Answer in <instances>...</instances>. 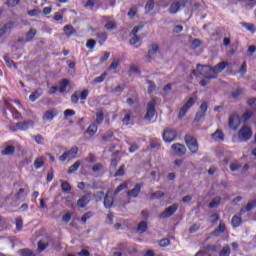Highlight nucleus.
<instances>
[{
	"instance_id": "1",
	"label": "nucleus",
	"mask_w": 256,
	"mask_h": 256,
	"mask_svg": "<svg viewBox=\"0 0 256 256\" xmlns=\"http://www.w3.org/2000/svg\"><path fill=\"white\" fill-rule=\"evenodd\" d=\"M194 103H197L196 96H190L184 100V105L182 106L178 114L179 119H183V116L187 115V111H189V109L193 107Z\"/></svg>"
},
{
	"instance_id": "2",
	"label": "nucleus",
	"mask_w": 256,
	"mask_h": 256,
	"mask_svg": "<svg viewBox=\"0 0 256 256\" xmlns=\"http://www.w3.org/2000/svg\"><path fill=\"white\" fill-rule=\"evenodd\" d=\"M196 71L199 73V75L205 77V79H215L213 68H211L209 65H197Z\"/></svg>"
},
{
	"instance_id": "3",
	"label": "nucleus",
	"mask_w": 256,
	"mask_h": 256,
	"mask_svg": "<svg viewBox=\"0 0 256 256\" xmlns=\"http://www.w3.org/2000/svg\"><path fill=\"white\" fill-rule=\"evenodd\" d=\"M187 1L185 0H171L170 7L168 9V12L171 13V15H175L176 13H179L183 7H185Z\"/></svg>"
},
{
	"instance_id": "4",
	"label": "nucleus",
	"mask_w": 256,
	"mask_h": 256,
	"mask_svg": "<svg viewBox=\"0 0 256 256\" xmlns=\"http://www.w3.org/2000/svg\"><path fill=\"white\" fill-rule=\"evenodd\" d=\"M185 143L191 153H197V151H199V144L197 143V139H195V137L186 135Z\"/></svg>"
},
{
	"instance_id": "5",
	"label": "nucleus",
	"mask_w": 256,
	"mask_h": 256,
	"mask_svg": "<svg viewBox=\"0 0 256 256\" xmlns=\"http://www.w3.org/2000/svg\"><path fill=\"white\" fill-rule=\"evenodd\" d=\"M238 137L241 141H249L253 137V131L249 126H243L238 133Z\"/></svg>"
},
{
	"instance_id": "6",
	"label": "nucleus",
	"mask_w": 256,
	"mask_h": 256,
	"mask_svg": "<svg viewBox=\"0 0 256 256\" xmlns=\"http://www.w3.org/2000/svg\"><path fill=\"white\" fill-rule=\"evenodd\" d=\"M228 125L230 129H232L233 131H237V129H239V125H241V119L239 118V114H232L229 117Z\"/></svg>"
},
{
	"instance_id": "7",
	"label": "nucleus",
	"mask_w": 256,
	"mask_h": 256,
	"mask_svg": "<svg viewBox=\"0 0 256 256\" xmlns=\"http://www.w3.org/2000/svg\"><path fill=\"white\" fill-rule=\"evenodd\" d=\"M163 139L165 143H172V141H175L177 139V131L167 128L163 132Z\"/></svg>"
},
{
	"instance_id": "8",
	"label": "nucleus",
	"mask_w": 256,
	"mask_h": 256,
	"mask_svg": "<svg viewBox=\"0 0 256 256\" xmlns=\"http://www.w3.org/2000/svg\"><path fill=\"white\" fill-rule=\"evenodd\" d=\"M79 149L77 147L72 148L71 150L64 152L60 157V161H71V159H75L77 157Z\"/></svg>"
},
{
	"instance_id": "9",
	"label": "nucleus",
	"mask_w": 256,
	"mask_h": 256,
	"mask_svg": "<svg viewBox=\"0 0 256 256\" xmlns=\"http://www.w3.org/2000/svg\"><path fill=\"white\" fill-rule=\"evenodd\" d=\"M177 209H179V205L177 204L169 206L160 214V219H166L167 217H171V215H175Z\"/></svg>"
},
{
	"instance_id": "10",
	"label": "nucleus",
	"mask_w": 256,
	"mask_h": 256,
	"mask_svg": "<svg viewBox=\"0 0 256 256\" xmlns=\"http://www.w3.org/2000/svg\"><path fill=\"white\" fill-rule=\"evenodd\" d=\"M155 117V100H152L147 105V112L144 117L146 121H151Z\"/></svg>"
},
{
	"instance_id": "11",
	"label": "nucleus",
	"mask_w": 256,
	"mask_h": 256,
	"mask_svg": "<svg viewBox=\"0 0 256 256\" xmlns=\"http://www.w3.org/2000/svg\"><path fill=\"white\" fill-rule=\"evenodd\" d=\"M4 115H6V117H9V115H12L13 119H21V113H19L17 109L11 107L10 104L6 105V109L4 110Z\"/></svg>"
},
{
	"instance_id": "12",
	"label": "nucleus",
	"mask_w": 256,
	"mask_h": 256,
	"mask_svg": "<svg viewBox=\"0 0 256 256\" xmlns=\"http://www.w3.org/2000/svg\"><path fill=\"white\" fill-rule=\"evenodd\" d=\"M57 115H58V112L56 109H50L45 112L42 119L43 121H53V119H55Z\"/></svg>"
},
{
	"instance_id": "13",
	"label": "nucleus",
	"mask_w": 256,
	"mask_h": 256,
	"mask_svg": "<svg viewBox=\"0 0 256 256\" xmlns=\"http://www.w3.org/2000/svg\"><path fill=\"white\" fill-rule=\"evenodd\" d=\"M157 53H159V45L157 44L150 45L146 59H154Z\"/></svg>"
},
{
	"instance_id": "14",
	"label": "nucleus",
	"mask_w": 256,
	"mask_h": 256,
	"mask_svg": "<svg viewBox=\"0 0 256 256\" xmlns=\"http://www.w3.org/2000/svg\"><path fill=\"white\" fill-rule=\"evenodd\" d=\"M172 151L175 155H185V151H187V149L183 144L177 143L172 145Z\"/></svg>"
},
{
	"instance_id": "15",
	"label": "nucleus",
	"mask_w": 256,
	"mask_h": 256,
	"mask_svg": "<svg viewBox=\"0 0 256 256\" xmlns=\"http://www.w3.org/2000/svg\"><path fill=\"white\" fill-rule=\"evenodd\" d=\"M212 141H218L221 142L225 139V134H223V131L220 129L216 130L212 135H211Z\"/></svg>"
},
{
	"instance_id": "16",
	"label": "nucleus",
	"mask_w": 256,
	"mask_h": 256,
	"mask_svg": "<svg viewBox=\"0 0 256 256\" xmlns=\"http://www.w3.org/2000/svg\"><path fill=\"white\" fill-rule=\"evenodd\" d=\"M16 127L20 129V131H27L29 127H33V121H23V122H18L16 124Z\"/></svg>"
},
{
	"instance_id": "17",
	"label": "nucleus",
	"mask_w": 256,
	"mask_h": 256,
	"mask_svg": "<svg viewBox=\"0 0 256 256\" xmlns=\"http://www.w3.org/2000/svg\"><path fill=\"white\" fill-rule=\"evenodd\" d=\"M117 28V22L113 18L106 17L105 29L108 31H113V29Z\"/></svg>"
},
{
	"instance_id": "18",
	"label": "nucleus",
	"mask_w": 256,
	"mask_h": 256,
	"mask_svg": "<svg viewBox=\"0 0 256 256\" xmlns=\"http://www.w3.org/2000/svg\"><path fill=\"white\" fill-rule=\"evenodd\" d=\"M63 31H64V35H66V37H73V35H75V33H77V30H75V28L72 25L64 26Z\"/></svg>"
},
{
	"instance_id": "19",
	"label": "nucleus",
	"mask_w": 256,
	"mask_h": 256,
	"mask_svg": "<svg viewBox=\"0 0 256 256\" xmlns=\"http://www.w3.org/2000/svg\"><path fill=\"white\" fill-rule=\"evenodd\" d=\"M225 67H227V62L218 63L214 68H212L214 76L217 75V73H221V71H224Z\"/></svg>"
},
{
	"instance_id": "20",
	"label": "nucleus",
	"mask_w": 256,
	"mask_h": 256,
	"mask_svg": "<svg viewBox=\"0 0 256 256\" xmlns=\"http://www.w3.org/2000/svg\"><path fill=\"white\" fill-rule=\"evenodd\" d=\"M35 35H37V30H35L34 28H30L28 33L24 36V41L26 42L33 41Z\"/></svg>"
},
{
	"instance_id": "21",
	"label": "nucleus",
	"mask_w": 256,
	"mask_h": 256,
	"mask_svg": "<svg viewBox=\"0 0 256 256\" xmlns=\"http://www.w3.org/2000/svg\"><path fill=\"white\" fill-rule=\"evenodd\" d=\"M141 184H137L132 190L128 191L129 197H137L141 193Z\"/></svg>"
},
{
	"instance_id": "22",
	"label": "nucleus",
	"mask_w": 256,
	"mask_h": 256,
	"mask_svg": "<svg viewBox=\"0 0 256 256\" xmlns=\"http://www.w3.org/2000/svg\"><path fill=\"white\" fill-rule=\"evenodd\" d=\"M89 196H83L77 201V206L83 209L84 207H87V204L89 203Z\"/></svg>"
},
{
	"instance_id": "23",
	"label": "nucleus",
	"mask_w": 256,
	"mask_h": 256,
	"mask_svg": "<svg viewBox=\"0 0 256 256\" xmlns=\"http://www.w3.org/2000/svg\"><path fill=\"white\" fill-rule=\"evenodd\" d=\"M113 201H114V199L112 196L106 195L104 197V207L106 209H111L113 207Z\"/></svg>"
},
{
	"instance_id": "24",
	"label": "nucleus",
	"mask_w": 256,
	"mask_h": 256,
	"mask_svg": "<svg viewBox=\"0 0 256 256\" xmlns=\"http://www.w3.org/2000/svg\"><path fill=\"white\" fill-rule=\"evenodd\" d=\"M225 229H226L225 223L220 222L218 228H216V229L214 230L213 235H214L215 237H219V235H221V233H225Z\"/></svg>"
},
{
	"instance_id": "25",
	"label": "nucleus",
	"mask_w": 256,
	"mask_h": 256,
	"mask_svg": "<svg viewBox=\"0 0 256 256\" xmlns=\"http://www.w3.org/2000/svg\"><path fill=\"white\" fill-rule=\"evenodd\" d=\"M43 165H45V158L43 156H39L38 158L35 159L34 161L35 169H41Z\"/></svg>"
},
{
	"instance_id": "26",
	"label": "nucleus",
	"mask_w": 256,
	"mask_h": 256,
	"mask_svg": "<svg viewBox=\"0 0 256 256\" xmlns=\"http://www.w3.org/2000/svg\"><path fill=\"white\" fill-rule=\"evenodd\" d=\"M12 29H13V23L5 24L0 28V37L2 35H5V33H9V31H11Z\"/></svg>"
},
{
	"instance_id": "27",
	"label": "nucleus",
	"mask_w": 256,
	"mask_h": 256,
	"mask_svg": "<svg viewBox=\"0 0 256 256\" xmlns=\"http://www.w3.org/2000/svg\"><path fill=\"white\" fill-rule=\"evenodd\" d=\"M41 95H43V90L38 89L29 96V99L30 101H37Z\"/></svg>"
},
{
	"instance_id": "28",
	"label": "nucleus",
	"mask_w": 256,
	"mask_h": 256,
	"mask_svg": "<svg viewBox=\"0 0 256 256\" xmlns=\"http://www.w3.org/2000/svg\"><path fill=\"white\" fill-rule=\"evenodd\" d=\"M13 153H15V146L13 145H8L2 150V155H13Z\"/></svg>"
},
{
	"instance_id": "29",
	"label": "nucleus",
	"mask_w": 256,
	"mask_h": 256,
	"mask_svg": "<svg viewBox=\"0 0 256 256\" xmlns=\"http://www.w3.org/2000/svg\"><path fill=\"white\" fill-rule=\"evenodd\" d=\"M98 43L103 45L107 41V33L101 32L97 34Z\"/></svg>"
},
{
	"instance_id": "30",
	"label": "nucleus",
	"mask_w": 256,
	"mask_h": 256,
	"mask_svg": "<svg viewBox=\"0 0 256 256\" xmlns=\"http://www.w3.org/2000/svg\"><path fill=\"white\" fill-rule=\"evenodd\" d=\"M240 25L247 29V31H250V33H255V25L247 22H241Z\"/></svg>"
},
{
	"instance_id": "31",
	"label": "nucleus",
	"mask_w": 256,
	"mask_h": 256,
	"mask_svg": "<svg viewBox=\"0 0 256 256\" xmlns=\"http://www.w3.org/2000/svg\"><path fill=\"white\" fill-rule=\"evenodd\" d=\"M78 93V97L79 99H81L82 101H85L87 99V97H89V90L84 89L82 91H76Z\"/></svg>"
},
{
	"instance_id": "32",
	"label": "nucleus",
	"mask_w": 256,
	"mask_h": 256,
	"mask_svg": "<svg viewBox=\"0 0 256 256\" xmlns=\"http://www.w3.org/2000/svg\"><path fill=\"white\" fill-rule=\"evenodd\" d=\"M207 112V102H203L200 105V111L197 113V117H203L205 113Z\"/></svg>"
},
{
	"instance_id": "33",
	"label": "nucleus",
	"mask_w": 256,
	"mask_h": 256,
	"mask_svg": "<svg viewBox=\"0 0 256 256\" xmlns=\"http://www.w3.org/2000/svg\"><path fill=\"white\" fill-rule=\"evenodd\" d=\"M221 203V198L216 197L209 203L210 209H215V207H219V204Z\"/></svg>"
},
{
	"instance_id": "34",
	"label": "nucleus",
	"mask_w": 256,
	"mask_h": 256,
	"mask_svg": "<svg viewBox=\"0 0 256 256\" xmlns=\"http://www.w3.org/2000/svg\"><path fill=\"white\" fill-rule=\"evenodd\" d=\"M69 85V80L67 79H63L60 82V93H65V91H67V86Z\"/></svg>"
},
{
	"instance_id": "35",
	"label": "nucleus",
	"mask_w": 256,
	"mask_h": 256,
	"mask_svg": "<svg viewBox=\"0 0 256 256\" xmlns=\"http://www.w3.org/2000/svg\"><path fill=\"white\" fill-rule=\"evenodd\" d=\"M145 231H147V222L142 221L138 225L137 232L138 233H145Z\"/></svg>"
},
{
	"instance_id": "36",
	"label": "nucleus",
	"mask_w": 256,
	"mask_h": 256,
	"mask_svg": "<svg viewBox=\"0 0 256 256\" xmlns=\"http://www.w3.org/2000/svg\"><path fill=\"white\" fill-rule=\"evenodd\" d=\"M241 223H242L241 216H237V215L233 216V218H232L233 227H239V225H241Z\"/></svg>"
},
{
	"instance_id": "37",
	"label": "nucleus",
	"mask_w": 256,
	"mask_h": 256,
	"mask_svg": "<svg viewBox=\"0 0 256 256\" xmlns=\"http://www.w3.org/2000/svg\"><path fill=\"white\" fill-rule=\"evenodd\" d=\"M87 133L88 135H95L97 133V124H90Z\"/></svg>"
},
{
	"instance_id": "38",
	"label": "nucleus",
	"mask_w": 256,
	"mask_h": 256,
	"mask_svg": "<svg viewBox=\"0 0 256 256\" xmlns=\"http://www.w3.org/2000/svg\"><path fill=\"white\" fill-rule=\"evenodd\" d=\"M61 183L62 191H64V193H69V191H71V184L66 181H61Z\"/></svg>"
},
{
	"instance_id": "39",
	"label": "nucleus",
	"mask_w": 256,
	"mask_h": 256,
	"mask_svg": "<svg viewBox=\"0 0 256 256\" xmlns=\"http://www.w3.org/2000/svg\"><path fill=\"white\" fill-rule=\"evenodd\" d=\"M79 167H81V163L80 162H75L72 166H70V168L68 169V173H75V171H77V169H79Z\"/></svg>"
},
{
	"instance_id": "40",
	"label": "nucleus",
	"mask_w": 256,
	"mask_h": 256,
	"mask_svg": "<svg viewBox=\"0 0 256 256\" xmlns=\"http://www.w3.org/2000/svg\"><path fill=\"white\" fill-rule=\"evenodd\" d=\"M95 45H97V41H95L94 39H89L86 42L87 49H95Z\"/></svg>"
},
{
	"instance_id": "41",
	"label": "nucleus",
	"mask_w": 256,
	"mask_h": 256,
	"mask_svg": "<svg viewBox=\"0 0 256 256\" xmlns=\"http://www.w3.org/2000/svg\"><path fill=\"white\" fill-rule=\"evenodd\" d=\"M105 77H107V73H103L102 75L96 77L93 80V83L97 84V83H103L105 81Z\"/></svg>"
},
{
	"instance_id": "42",
	"label": "nucleus",
	"mask_w": 256,
	"mask_h": 256,
	"mask_svg": "<svg viewBox=\"0 0 256 256\" xmlns=\"http://www.w3.org/2000/svg\"><path fill=\"white\" fill-rule=\"evenodd\" d=\"M124 189H127V183H123L121 185H119L115 191H114V195H119V193H121V191H124Z\"/></svg>"
},
{
	"instance_id": "43",
	"label": "nucleus",
	"mask_w": 256,
	"mask_h": 256,
	"mask_svg": "<svg viewBox=\"0 0 256 256\" xmlns=\"http://www.w3.org/2000/svg\"><path fill=\"white\" fill-rule=\"evenodd\" d=\"M231 255V248H229V246H225L221 252H220V256H229Z\"/></svg>"
},
{
	"instance_id": "44",
	"label": "nucleus",
	"mask_w": 256,
	"mask_h": 256,
	"mask_svg": "<svg viewBox=\"0 0 256 256\" xmlns=\"http://www.w3.org/2000/svg\"><path fill=\"white\" fill-rule=\"evenodd\" d=\"M16 229L17 231H21V229H23V218H16Z\"/></svg>"
},
{
	"instance_id": "45",
	"label": "nucleus",
	"mask_w": 256,
	"mask_h": 256,
	"mask_svg": "<svg viewBox=\"0 0 256 256\" xmlns=\"http://www.w3.org/2000/svg\"><path fill=\"white\" fill-rule=\"evenodd\" d=\"M155 8V2L153 0H150L146 3L145 9L146 11H153Z\"/></svg>"
},
{
	"instance_id": "46",
	"label": "nucleus",
	"mask_w": 256,
	"mask_h": 256,
	"mask_svg": "<svg viewBox=\"0 0 256 256\" xmlns=\"http://www.w3.org/2000/svg\"><path fill=\"white\" fill-rule=\"evenodd\" d=\"M239 169H241V164L237 163V162H232L230 164V170L235 172V171H239Z\"/></svg>"
},
{
	"instance_id": "47",
	"label": "nucleus",
	"mask_w": 256,
	"mask_h": 256,
	"mask_svg": "<svg viewBox=\"0 0 256 256\" xmlns=\"http://www.w3.org/2000/svg\"><path fill=\"white\" fill-rule=\"evenodd\" d=\"M20 2L21 0H7L6 5L8 7H17V4Z\"/></svg>"
},
{
	"instance_id": "48",
	"label": "nucleus",
	"mask_w": 256,
	"mask_h": 256,
	"mask_svg": "<svg viewBox=\"0 0 256 256\" xmlns=\"http://www.w3.org/2000/svg\"><path fill=\"white\" fill-rule=\"evenodd\" d=\"M165 194L162 191L152 193L151 199H161Z\"/></svg>"
},
{
	"instance_id": "49",
	"label": "nucleus",
	"mask_w": 256,
	"mask_h": 256,
	"mask_svg": "<svg viewBox=\"0 0 256 256\" xmlns=\"http://www.w3.org/2000/svg\"><path fill=\"white\" fill-rule=\"evenodd\" d=\"M251 117H253V111L247 110L246 112H244L242 119L247 121V119H251Z\"/></svg>"
},
{
	"instance_id": "50",
	"label": "nucleus",
	"mask_w": 256,
	"mask_h": 256,
	"mask_svg": "<svg viewBox=\"0 0 256 256\" xmlns=\"http://www.w3.org/2000/svg\"><path fill=\"white\" fill-rule=\"evenodd\" d=\"M40 13H41V11L39 9H32V10L28 11V15L30 17H37Z\"/></svg>"
},
{
	"instance_id": "51",
	"label": "nucleus",
	"mask_w": 256,
	"mask_h": 256,
	"mask_svg": "<svg viewBox=\"0 0 256 256\" xmlns=\"http://www.w3.org/2000/svg\"><path fill=\"white\" fill-rule=\"evenodd\" d=\"M130 121H131V114L128 112L125 114L122 122L124 125H129Z\"/></svg>"
},
{
	"instance_id": "52",
	"label": "nucleus",
	"mask_w": 256,
	"mask_h": 256,
	"mask_svg": "<svg viewBox=\"0 0 256 256\" xmlns=\"http://www.w3.org/2000/svg\"><path fill=\"white\" fill-rule=\"evenodd\" d=\"M20 254L22 256H35V254H33V252H31L29 249L20 250Z\"/></svg>"
},
{
	"instance_id": "53",
	"label": "nucleus",
	"mask_w": 256,
	"mask_h": 256,
	"mask_svg": "<svg viewBox=\"0 0 256 256\" xmlns=\"http://www.w3.org/2000/svg\"><path fill=\"white\" fill-rule=\"evenodd\" d=\"M91 217H93V214L91 212H88L82 216L81 221L87 223V220L91 219Z\"/></svg>"
},
{
	"instance_id": "54",
	"label": "nucleus",
	"mask_w": 256,
	"mask_h": 256,
	"mask_svg": "<svg viewBox=\"0 0 256 256\" xmlns=\"http://www.w3.org/2000/svg\"><path fill=\"white\" fill-rule=\"evenodd\" d=\"M34 140L38 145H43L44 143L43 136L41 135L34 136Z\"/></svg>"
},
{
	"instance_id": "55",
	"label": "nucleus",
	"mask_w": 256,
	"mask_h": 256,
	"mask_svg": "<svg viewBox=\"0 0 256 256\" xmlns=\"http://www.w3.org/2000/svg\"><path fill=\"white\" fill-rule=\"evenodd\" d=\"M141 29H143V25L135 26L131 32V35L137 36V33H139V31H141Z\"/></svg>"
},
{
	"instance_id": "56",
	"label": "nucleus",
	"mask_w": 256,
	"mask_h": 256,
	"mask_svg": "<svg viewBox=\"0 0 256 256\" xmlns=\"http://www.w3.org/2000/svg\"><path fill=\"white\" fill-rule=\"evenodd\" d=\"M96 122L98 124L103 123V113L101 111L97 112V114H96Z\"/></svg>"
},
{
	"instance_id": "57",
	"label": "nucleus",
	"mask_w": 256,
	"mask_h": 256,
	"mask_svg": "<svg viewBox=\"0 0 256 256\" xmlns=\"http://www.w3.org/2000/svg\"><path fill=\"white\" fill-rule=\"evenodd\" d=\"M109 57H111V53L104 52V55L100 58V63H105V61H107V59H109Z\"/></svg>"
},
{
	"instance_id": "58",
	"label": "nucleus",
	"mask_w": 256,
	"mask_h": 256,
	"mask_svg": "<svg viewBox=\"0 0 256 256\" xmlns=\"http://www.w3.org/2000/svg\"><path fill=\"white\" fill-rule=\"evenodd\" d=\"M103 169V165H101V163H97L92 167V171H94L95 173L101 171Z\"/></svg>"
},
{
	"instance_id": "59",
	"label": "nucleus",
	"mask_w": 256,
	"mask_h": 256,
	"mask_svg": "<svg viewBox=\"0 0 256 256\" xmlns=\"http://www.w3.org/2000/svg\"><path fill=\"white\" fill-rule=\"evenodd\" d=\"M71 101L72 103H79V94L77 91L74 94H72Z\"/></svg>"
},
{
	"instance_id": "60",
	"label": "nucleus",
	"mask_w": 256,
	"mask_h": 256,
	"mask_svg": "<svg viewBox=\"0 0 256 256\" xmlns=\"http://www.w3.org/2000/svg\"><path fill=\"white\" fill-rule=\"evenodd\" d=\"M169 243H170L169 239L164 238V239L160 240L159 245H160V247H167V245H169Z\"/></svg>"
},
{
	"instance_id": "61",
	"label": "nucleus",
	"mask_w": 256,
	"mask_h": 256,
	"mask_svg": "<svg viewBox=\"0 0 256 256\" xmlns=\"http://www.w3.org/2000/svg\"><path fill=\"white\" fill-rule=\"evenodd\" d=\"M139 41H140L139 36H133V37L130 39V45H137V43H139Z\"/></svg>"
},
{
	"instance_id": "62",
	"label": "nucleus",
	"mask_w": 256,
	"mask_h": 256,
	"mask_svg": "<svg viewBox=\"0 0 256 256\" xmlns=\"http://www.w3.org/2000/svg\"><path fill=\"white\" fill-rule=\"evenodd\" d=\"M38 249H39V251H45V249H47V244H45L43 241H39Z\"/></svg>"
},
{
	"instance_id": "63",
	"label": "nucleus",
	"mask_w": 256,
	"mask_h": 256,
	"mask_svg": "<svg viewBox=\"0 0 256 256\" xmlns=\"http://www.w3.org/2000/svg\"><path fill=\"white\" fill-rule=\"evenodd\" d=\"M73 115H75L74 110L67 109V110L64 111V116L65 117H73Z\"/></svg>"
},
{
	"instance_id": "64",
	"label": "nucleus",
	"mask_w": 256,
	"mask_h": 256,
	"mask_svg": "<svg viewBox=\"0 0 256 256\" xmlns=\"http://www.w3.org/2000/svg\"><path fill=\"white\" fill-rule=\"evenodd\" d=\"M78 255H79V256H90L91 253H89L87 249H83L82 251H80V252L78 253Z\"/></svg>"
}]
</instances>
